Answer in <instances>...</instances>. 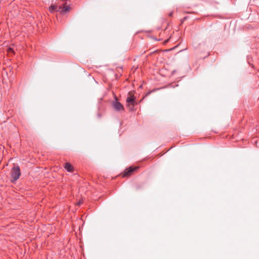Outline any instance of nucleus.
Listing matches in <instances>:
<instances>
[{
  "mask_svg": "<svg viewBox=\"0 0 259 259\" xmlns=\"http://www.w3.org/2000/svg\"><path fill=\"white\" fill-rule=\"evenodd\" d=\"M8 52L9 53H14V50H13V49L12 48H9L8 49Z\"/></svg>",
  "mask_w": 259,
  "mask_h": 259,
  "instance_id": "8",
  "label": "nucleus"
},
{
  "mask_svg": "<svg viewBox=\"0 0 259 259\" xmlns=\"http://www.w3.org/2000/svg\"><path fill=\"white\" fill-rule=\"evenodd\" d=\"M70 8L69 6H64L63 8L61 7L60 10L61 14H65L69 11Z\"/></svg>",
  "mask_w": 259,
  "mask_h": 259,
  "instance_id": "7",
  "label": "nucleus"
},
{
  "mask_svg": "<svg viewBox=\"0 0 259 259\" xmlns=\"http://www.w3.org/2000/svg\"><path fill=\"white\" fill-rule=\"evenodd\" d=\"M113 106L116 111H120L121 110H124V107L123 105L119 102H113Z\"/></svg>",
  "mask_w": 259,
  "mask_h": 259,
  "instance_id": "4",
  "label": "nucleus"
},
{
  "mask_svg": "<svg viewBox=\"0 0 259 259\" xmlns=\"http://www.w3.org/2000/svg\"><path fill=\"white\" fill-rule=\"evenodd\" d=\"M139 168L138 166L133 167L131 166L128 168H127L123 174V177H128L131 176L134 171H136Z\"/></svg>",
  "mask_w": 259,
  "mask_h": 259,
  "instance_id": "3",
  "label": "nucleus"
},
{
  "mask_svg": "<svg viewBox=\"0 0 259 259\" xmlns=\"http://www.w3.org/2000/svg\"><path fill=\"white\" fill-rule=\"evenodd\" d=\"M126 102L127 106L131 109L133 108L134 106L137 105V102L135 101V98L132 92H130L128 93L127 98L126 100Z\"/></svg>",
  "mask_w": 259,
  "mask_h": 259,
  "instance_id": "2",
  "label": "nucleus"
},
{
  "mask_svg": "<svg viewBox=\"0 0 259 259\" xmlns=\"http://www.w3.org/2000/svg\"><path fill=\"white\" fill-rule=\"evenodd\" d=\"M172 15H173V12H171L170 13H169L168 14V16H169V17H171V16H172Z\"/></svg>",
  "mask_w": 259,
  "mask_h": 259,
  "instance_id": "9",
  "label": "nucleus"
},
{
  "mask_svg": "<svg viewBox=\"0 0 259 259\" xmlns=\"http://www.w3.org/2000/svg\"><path fill=\"white\" fill-rule=\"evenodd\" d=\"M21 171L18 165L14 166L11 171V182L15 183L20 178Z\"/></svg>",
  "mask_w": 259,
  "mask_h": 259,
  "instance_id": "1",
  "label": "nucleus"
},
{
  "mask_svg": "<svg viewBox=\"0 0 259 259\" xmlns=\"http://www.w3.org/2000/svg\"><path fill=\"white\" fill-rule=\"evenodd\" d=\"M61 9V6H57L56 5H51L49 7V11L51 13H54L56 11H60Z\"/></svg>",
  "mask_w": 259,
  "mask_h": 259,
  "instance_id": "5",
  "label": "nucleus"
},
{
  "mask_svg": "<svg viewBox=\"0 0 259 259\" xmlns=\"http://www.w3.org/2000/svg\"><path fill=\"white\" fill-rule=\"evenodd\" d=\"M64 168L69 172H72L73 171V166L69 162H66L64 164Z\"/></svg>",
  "mask_w": 259,
  "mask_h": 259,
  "instance_id": "6",
  "label": "nucleus"
}]
</instances>
